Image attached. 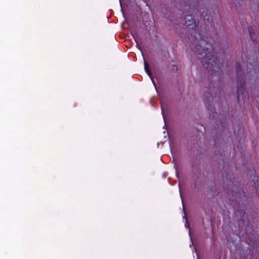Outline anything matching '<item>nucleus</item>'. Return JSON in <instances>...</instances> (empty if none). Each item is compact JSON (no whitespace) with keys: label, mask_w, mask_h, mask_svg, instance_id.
Segmentation results:
<instances>
[{"label":"nucleus","mask_w":259,"mask_h":259,"mask_svg":"<svg viewBox=\"0 0 259 259\" xmlns=\"http://www.w3.org/2000/svg\"><path fill=\"white\" fill-rule=\"evenodd\" d=\"M161 110H162V113H163V107L162 105H161Z\"/></svg>","instance_id":"obj_7"},{"label":"nucleus","mask_w":259,"mask_h":259,"mask_svg":"<svg viewBox=\"0 0 259 259\" xmlns=\"http://www.w3.org/2000/svg\"><path fill=\"white\" fill-rule=\"evenodd\" d=\"M240 91V89H239V87H238V91H237L238 92V95L239 94Z\"/></svg>","instance_id":"obj_8"},{"label":"nucleus","mask_w":259,"mask_h":259,"mask_svg":"<svg viewBox=\"0 0 259 259\" xmlns=\"http://www.w3.org/2000/svg\"><path fill=\"white\" fill-rule=\"evenodd\" d=\"M174 167H175V169H176V170H177L178 165H177V164L176 163H175Z\"/></svg>","instance_id":"obj_4"},{"label":"nucleus","mask_w":259,"mask_h":259,"mask_svg":"<svg viewBox=\"0 0 259 259\" xmlns=\"http://www.w3.org/2000/svg\"><path fill=\"white\" fill-rule=\"evenodd\" d=\"M203 41H199L200 45H201L203 44ZM199 47L201 48V46H200Z\"/></svg>","instance_id":"obj_5"},{"label":"nucleus","mask_w":259,"mask_h":259,"mask_svg":"<svg viewBox=\"0 0 259 259\" xmlns=\"http://www.w3.org/2000/svg\"><path fill=\"white\" fill-rule=\"evenodd\" d=\"M144 69H145L146 72L147 73V74L150 77L155 87V82L154 80L153 77L152 76V74L150 71V68L149 67V65L146 61H144Z\"/></svg>","instance_id":"obj_1"},{"label":"nucleus","mask_w":259,"mask_h":259,"mask_svg":"<svg viewBox=\"0 0 259 259\" xmlns=\"http://www.w3.org/2000/svg\"><path fill=\"white\" fill-rule=\"evenodd\" d=\"M187 225H188V223H187V222H186V224H185L186 227H187Z\"/></svg>","instance_id":"obj_9"},{"label":"nucleus","mask_w":259,"mask_h":259,"mask_svg":"<svg viewBox=\"0 0 259 259\" xmlns=\"http://www.w3.org/2000/svg\"><path fill=\"white\" fill-rule=\"evenodd\" d=\"M193 51L197 52L198 54H202L203 53L201 52V51L204 52V53H206V50H205V49H201V50H199V49L198 48L197 51H195L193 48L192 49Z\"/></svg>","instance_id":"obj_2"},{"label":"nucleus","mask_w":259,"mask_h":259,"mask_svg":"<svg viewBox=\"0 0 259 259\" xmlns=\"http://www.w3.org/2000/svg\"><path fill=\"white\" fill-rule=\"evenodd\" d=\"M209 56H204V59H205V60L208 58L209 57Z\"/></svg>","instance_id":"obj_6"},{"label":"nucleus","mask_w":259,"mask_h":259,"mask_svg":"<svg viewBox=\"0 0 259 259\" xmlns=\"http://www.w3.org/2000/svg\"><path fill=\"white\" fill-rule=\"evenodd\" d=\"M190 22H192V23H193V21L192 20H190Z\"/></svg>","instance_id":"obj_10"},{"label":"nucleus","mask_w":259,"mask_h":259,"mask_svg":"<svg viewBox=\"0 0 259 259\" xmlns=\"http://www.w3.org/2000/svg\"><path fill=\"white\" fill-rule=\"evenodd\" d=\"M214 58H209L208 60L207 63L208 64L211 63L212 62L214 61Z\"/></svg>","instance_id":"obj_3"},{"label":"nucleus","mask_w":259,"mask_h":259,"mask_svg":"<svg viewBox=\"0 0 259 259\" xmlns=\"http://www.w3.org/2000/svg\"><path fill=\"white\" fill-rule=\"evenodd\" d=\"M163 118L164 119V115L163 114Z\"/></svg>","instance_id":"obj_11"}]
</instances>
